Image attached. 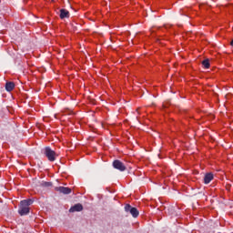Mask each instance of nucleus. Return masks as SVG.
Returning <instances> with one entry per match:
<instances>
[{
	"mask_svg": "<svg viewBox=\"0 0 233 233\" xmlns=\"http://www.w3.org/2000/svg\"><path fill=\"white\" fill-rule=\"evenodd\" d=\"M40 187H44L46 188H48L50 187H52V182H45V181H42L40 183Z\"/></svg>",
	"mask_w": 233,
	"mask_h": 233,
	"instance_id": "11",
	"label": "nucleus"
},
{
	"mask_svg": "<svg viewBox=\"0 0 233 233\" xmlns=\"http://www.w3.org/2000/svg\"><path fill=\"white\" fill-rule=\"evenodd\" d=\"M113 167L116 168V170H119V172H125L127 170V166L120 160H115L113 162Z\"/></svg>",
	"mask_w": 233,
	"mask_h": 233,
	"instance_id": "3",
	"label": "nucleus"
},
{
	"mask_svg": "<svg viewBox=\"0 0 233 233\" xmlns=\"http://www.w3.org/2000/svg\"><path fill=\"white\" fill-rule=\"evenodd\" d=\"M131 216H133L134 218H137V216H139V211L137 210V208H133L130 212Z\"/></svg>",
	"mask_w": 233,
	"mask_h": 233,
	"instance_id": "9",
	"label": "nucleus"
},
{
	"mask_svg": "<svg viewBox=\"0 0 233 233\" xmlns=\"http://www.w3.org/2000/svg\"><path fill=\"white\" fill-rule=\"evenodd\" d=\"M83 210V205L76 204L75 206L69 208V212H81Z\"/></svg>",
	"mask_w": 233,
	"mask_h": 233,
	"instance_id": "5",
	"label": "nucleus"
},
{
	"mask_svg": "<svg viewBox=\"0 0 233 233\" xmlns=\"http://www.w3.org/2000/svg\"><path fill=\"white\" fill-rule=\"evenodd\" d=\"M70 17V12L66 9H60V19H66Z\"/></svg>",
	"mask_w": 233,
	"mask_h": 233,
	"instance_id": "7",
	"label": "nucleus"
},
{
	"mask_svg": "<svg viewBox=\"0 0 233 233\" xmlns=\"http://www.w3.org/2000/svg\"><path fill=\"white\" fill-rule=\"evenodd\" d=\"M44 154L46 157H47L48 161L54 162L56 161L57 157V153L56 151L52 150L50 147H46L44 150Z\"/></svg>",
	"mask_w": 233,
	"mask_h": 233,
	"instance_id": "2",
	"label": "nucleus"
},
{
	"mask_svg": "<svg viewBox=\"0 0 233 233\" xmlns=\"http://www.w3.org/2000/svg\"><path fill=\"white\" fill-rule=\"evenodd\" d=\"M202 66L204 68H210V62L208 59H205L202 61Z\"/></svg>",
	"mask_w": 233,
	"mask_h": 233,
	"instance_id": "10",
	"label": "nucleus"
},
{
	"mask_svg": "<svg viewBox=\"0 0 233 233\" xmlns=\"http://www.w3.org/2000/svg\"><path fill=\"white\" fill-rule=\"evenodd\" d=\"M15 88V84L14 82L5 83V90L6 92H12Z\"/></svg>",
	"mask_w": 233,
	"mask_h": 233,
	"instance_id": "8",
	"label": "nucleus"
},
{
	"mask_svg": "<svg viewBox=\"0 0 233 233\" xmlns=\"http://www.w3.org/2000/svg\"><path fill=\"white\" fill-rule=\"evenodd\" d=\"M55 190L60 192V194H72V189L70 187H55Z\"/></svg>",
	"mask_w": 233,
	"mask_h": 233,
	"instance_id": "4",
	"label": "nucleus"
},
{
	"mask_svg": "<svg viewBox=\"0 0 233 233\" xmlns=\"http://www.w3.org/2000/svg\"><path fill=\"white\" fill-rule=\"evenodd\" d=\"M34 203L33 199H25L20 202V207L18 209V213L20 216H27V214H30V208L29 206Z\"/></svg>",
	"mask_w": 233,
	"mask_h": 233,
	"instance_id": "1",
	"label": "nucleus"
},
{
	"mask_svg": "<svg viewBox=\"0 0 233 233\" xmlns=\"http://www.w3.org/2000/svg\"><path fill=\"white\" fill-rule=\"evenodd\" d=\"M230 45H231V46H233V40L231 41Z\"/></svg>",
	"mask_w": 233,
	"mask_h": 233,
	"instance_id": "13",
	"label": "nucleus"
},
{
	"mask_svg": "<svg viewBox=\"0 0 233 233\" xmlns=\"http://www.w3.org/2000/svg\"><path fill=\"white\" fill-rule=\"evenodd\" d=\"M132 208H132V206H130V204H127L125 206L126 212H130L132 210Z\"/></svg>",
	"mask_w": 233,
	"mask_h": 233,
	"instance_id": "12",
	"label": "nucleus"
},
{
	"mask_svg": "<svg viewBox=\"0 0 233 233\" xmlns=\"http://www.w3.org/2000/svg\"><path fill=\"white\" fill-rule=\"evenodd\" d=\"M212 179H214V174L207 173L204 176V183H205V185H208V183H210V181H212Z\"/></svg>",
	"mask_w": 233,
	"mask_h": 233,
	"instance_id": "6",
	"label": "nucleus"
}]
</instances>
